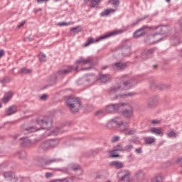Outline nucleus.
<instances>
[{
	"mask_svg": "<svg viewBox=\"0 0 182 182\" xmlns=\"http://www.w3.org/2000/svg\"><path fill=\"white\" fill-rule=\"evenodd\" d=\"M127 75H122L120 82L109 89L110 95L117 93L119 90H129L136 85V80L134 79L127 80Z\"/></svg>",
	"mask_w": 182,
	"mask_h": 182,
	"instance_id": "obj_1",
	"label": "nucleus"
},
{
	"mask_svg": "<svg viewBox=\"0 0 182 182\" xmlns=\"http://www.w3.org/2000/svg\"><path fill=\"white\" fill-rule=\"evenodd\" d=\"M36 123V125L28 127L24 129V131L28 132V133H33V132H38L41 129H50L52 126V118L49 117L38 118Z\"/></svg>",
	"mask_w": 182,
	"mask_h": 182,
	"instance_id": "obj_2",
	"label": "nucleus"
},
{
	"mask_svg": "<svg viewBox=\"0 0 182 182\" xmlns=\"http://www.w3.org/2000/svg\"><path fill=\"white\" fill-rule=\"evenodd\" d=\"M159 28L160 29L161 32L148 36L145 39L146 43H148V45H151V43L161 42V41H163V38H161L160 36H161V35H164V33L166 32V27L156 26L154 29L156 30Z\"/></svg>",
	"mask_w": 182,
	"mask_h": 182,
	"instance_id": "obj_3",
	"label": "nucleus"
},
{
	"mask_svg": "<svg viewBox=\"0 0 182 182\" xmlns=\"http://www.w3.org/2000/svg\"><path fill=\"white\" fill-rule=\"evenodd\" d=\"M114 124H117V129L119 132H123V133H125L126 130H127V127H129V122H123V119H122L120 117L110 119L107 122V126L110 128Z\"/></svg>",
	"mask_w": 182,
	"mask_h": 182,
	"instance_id": "obj_4",
	"label": "nucleus"
},
{
	"mask_svg": "<svg viewBox=\"0 0 182 182\" xmlns=\"http://www.w3.org/2000/svg\"><path fill=\"white\" fill-rule=\"evenodd\" d=\"M67 106L72 113H77L80 109V99L76 97H68L66 101Z\"/></svg>",
	"mask_w": 182,
	"mask_h": 182,
	"instance_id": "obj_5",
	"label": "nucleus"
},
{
	"mask_svg": "<svg viewBox=\"0 0 182 182\" xmlns=\"http://www.w3.org/2000/svg\"><path fill=\"white\" fill-rule=\"evenodd\" d=\"M119 33H123V31L122 30H114V31H112L108 34L97 37L95 41H93V38H88L87 41H86L85 43L83 44V46H89L90 43L100 42V41H103V39H107V38H110V36H113L114 35H119Z\"/></svg>",
	"mask_w": 182,
	"mask_h": 182,
	"instance_id": "obj_6",
	"label": "nucleus"
},
{
	"mask_svg": "<svg viewBox=\"0 0 182 182\" xmlns=\"http://www.w3.org/2000/svg\"><path fill=\"white\" fill-rule=\"evenodd\" d=\"M127 105V104L126 103L109 105L105 107V112H107V113H115L120 107H126Z\"/></svg>",
	"mask_w": 182,
	"mask_h": 182,
	"instance_id": "obj_7",
	"label": "nucleus"
},
{
	"mask_svg": "<svg viewBox=\"0 0 182 182\" xmlns=\"http://www.w3.org/2000/svg\"><path fill=\"white\" fill-rule=\"evenodd\" d=\"M40 163L38 164V166H49V164H52V163H60V161H63V159H48L45 161L43 158L39 159Z\"/></svg>",
	"mask_w": 182,
	"mask_h": 182,
	"instance_id": "obj_8",
	"label": "nucleus"
},
{
	"mask_svg": "<svg viewBox=\"0 0 182 182\" xmlns=\"http://www.w3.org/2000/svg\"><path fill=\"white\" fill-rule=\"evenodd\" d=\"M73 70V67L72 66H68L67 69H60L55 74L58 77V79H63L65 76H67V75H69L70 72Z\"/></svg>",
	"mask_w": 182,
	"mask_h": 182,
	"instance_id": "obj_9",
	"label": "nucleus"
},
{
	"mask_svg": "<svg viewBox=\"0 0 182 182\" xmlns=\"http://www.w3.org/2000/svg\"><path fill=\"white\" fill-rule=\"evenodd\" d=\"M77 65H96V63H95V58L93 57H88L87 58H80L79 60H76Z\"/></svg>",
	"mask_w": 182,
	"mask_h": 182,
	"instance_id": "obj_10",
	"label": "nucleus"
},
{
	"mask_svg": "<svg viewBox=\"0 0 182 182\" xmlns=\"http://www.w3.org/2000/svg\"><path fill=\"white\" fill-rule=\"evenodd\" d=\"M159 98L157 96L149 97L147 101V107L149 109H154L159 105Z\"/></svg>",
	"mask_w": 182,
	"mask_h": 182,
	"instance_id": "obj_11",
	"label": "nucleus"
},
{
	"mask_svg": "<svg viewBox=\"0 0 182 182\" xmlns=\"http://www.w3.org/2000/svg\"><path fill=\"white\" fill-rule=\"evenodd\" d=\"M68 170L70 171H74L77 176H82L83 171H82V167L78 164H70L68 166Z\"/></svg>",
	"mask_w": 182,
	"mask_h": 182,
	"instance_id": "obj_12",
	"label": "nucleus"
},
{
	"mask_svg": "<svg viewBox=\"0 0 182 182\" xmlns=\"http://www.w3.org/2000/svg\"><path fill=\"white\" fill-rule=\"evenodd\" d=\"M119 177L121 178V181H129V178H130V172L129 171H119L118 172Z\"/></svg>",
	"mask_w": 182,
	"mask_h": 182,
	"instance_id": "obj_13",
	"label": "nucleus"
},
{
	"mask_svg": "<svg viewBox=\"0 0 182 182\" xmlns=\"http://www.w3.org/2000/svg\"><path fill=\"white\" fill-rule=\"evenodd\" d=\"M153 53H154V49L151 48L144 51L141 54V58L144 59V60H147V59L153 58Z\"/></svg>",
	"mask_w": 182,
	"mask_h": 182,
	"instance_id": "obj_14",
	"label": "nucleus"
},
{
	"mask_svg": "<svg viewBox=\"0 0 182 182\" xmlns=\"http://www.w3.org/2000/svg\"><path fill=\"white\" fill-rule=\"evenodd\" d=\"M16 112H18V107L16 105H11L6 109V116H12V114H15Z\"/></svg>",
	"mask_w": 182,
	"mask_h": 182,
	"instance_id": "obj_15",
	"label": "nucleus"
},
{
	"mask_svg": "<svg viewBox=\"0 0 182 182\" xmlns=\"http://www.w3.org/2000/svg\"><path fill=\"white\" fill-rule=\"evenodd\" d=\"M96 79L95 78L94 75H89L86 77L81 80V82H85V85H87L88 86H92L93 83H95V81Z\"/></svg>",
	"mask_w": 182,
	"mask_h": 182,
	"instance_id": "obj_16",
	"label": "nucleus"
},
{
	"mask_svg": "<svg viewBox=\"0 0 182 182\" xmlns=\"http://www.w3.org/2000/svg\"><path fill=\"white\" fill-rule=\"evenodd\" d=\"M20 144L21 147H31L32 141L28 137H22L20 139Z\"/></svg>",
	"mask_w": 182,
	"mask_h": 182,
	"instance_id": "obj_17",
	"label": "nucleus"
},
{
	"mask_svg": "<svg viewBox=\"0 0 182 182\" xmlns=\"http://www.w3.org/2000/svg\"><path fill=\"white\" fill-rule=\"evenodd\" d=\"M146 29H147V26H144L142 28L136 31L134 33V38H140V36H143V35H146Z\"/></svg>",
	"mask_w": 182,
	"mask_h": 182,
	"instance_id": "obj_18",
	"label": "nucleus"
},
{
	"mask_svg": "<svg viewBox=\"0 0 182 182\" xmlns=\"http://www.w3.org/2000/svg\"><path fill=\"white\" fill-rule=\"evenodd\" d=\"M4 177L7 181H16V179H15V174L12 172H4Z\"/></svg>",
	"mask_w": 182,
	"mask_h": 182,
	"instance_id": "obj_19",
	"label": "nucleus"
},
{
	"mask_svg": "<svg viewBox=\"0 0 182 182\" xmlns=\"http://www.w3.org/2000/svg\"><path fill=\"white\" fill-rule=\"evenodd\" d=\"M100 1L102 0H85L84 4L90 5V6H92V8H96V6L100 4Z\"/></svg>",
	"mask_w": 182,
	"mask_h": 182,
	"instance_id": "obj_20",
	"label": "nucleus"
},
{
	"mask_svg": "<svg viewBox=\"0 0 182 182\" xmlns=\"http://www.w3.org/2000/svg\"><path fill=\"white\" fill-rule=\"evenodd\" d=\"M122 114L128 119L130 118L132 114H133V107H132V105H129L128 108H125V109L122 112Z\"/></svg>",
	"mask_w": 182,
	"mask_h": 182,
	"instance_id": "obj_21",
	"label": "nucleus"
},
{
	"mask_svg": "<svg viewBox=\"0 0 182 182\" xmlns=\"http://www.w3.org/2000/svg\"><path fill=\"white\" fill-rule=\"evenodd\" d=\"M99 82L100 83H106L110 80V75L107 74H101L98 78Z\"/></svg>",
	"mask_w": 182,
	"mask_h": 182,
	"instance_id": "obj_22",
	"label": "nucleus"
},
{
	"mask_svg": "<svg viewBox=\"0 0 182 182\" xmlns=\"http://www.w3.org/2000/svg\"><path fill=\"white\" fill-rule=\"evenodd\" d=\"M112 68L115 70H122V69H124L126 68V63H115L112 64Z\"/></svg>",
	"mask_w": 182,
	"mask_h": 182,
	"instance_id": "obj_23",
	"label": "nucleus"
},
{
	"mask_svg": "<svg viewBox=\"0 0 182 182\" xmlns=\"http://www.w3.org/2000/svg\"><path fill=\"white\" fill-rule=\"evenodd\" d=\"M134 95H136L135 92H128L125 94L117 95H115L114 97H112V100H116V99H122V97H124V96L133 97V96Z\"/></svg>",
	"mask_w": 182,
	"mask_h": 182,
	"instance_id": "obj_24",
	"label": "nucleus"
},
{
	"mask_svg": "<svg viewBox=\"0 0 182 182\" xmlns=\"http://www.w3.org/2000/svg\"><path fill=\"white\" fill-rule=\"evenodd\" d=\"M180 37L178 35L176 34L171 37V43L173 46H176L180 43Z\"/></svg>",
	"mask_w": 182,
	"mask_h": 182,
	"instance_id": "obj_25",
	"label": "nucleus"
},
{
	"mask_svg": "<svg viewBox=\"0 0 182 182\" xmlns=\"http://www.w3.org/2000/svg\"><path fill=\"white\" fill-rule=\"evenodd\" d=\"M149 132L156 136H161L163 134V132H161L160 128L152 127L149 129Z\"/></svg>",
	"mask_w": 182,
	"mask_h": 182,
	"instance_id": "obj_26",
	"label": "nucleus"
},
{
	"mask_svg": "<svg viewBox=\"0 0 182 182\" xmlns=\"http://www.w3.org/2000/svg\"><path fill=\"white\" fill-rule=\"evenodd\" d=\"M16 157H18L22 160L28 157V154H26V151H19L16 153Z\"/></svg>",
	"mask_w": 182,
	"mask_h": 182,
	"instance_id": "obj_27",
	"label": "nucleus"
},
{
	"mask_svg": "<svg viewBox=\"0 0 182 182\" xmlns=\"http://www.w3.org/2000/svg\"><path fill=\"white\" fill-rule=\"evenodd\" d=\"M48 141L50 149H53V147H56L59 144V140L58 139H48Z\"/></svg>",
	"mask_w": 182,
	"mask_h": 182,
	"instance_id": "obj_28",
	"label": "nucleus"
},
{
	"mask_svg": "<svg viewBox=\"0 0 182 182\" xmlns=\"http://www.w3.org/2000/svg\"><path fill=\"white\" fill-rule=\"evenodd\" d=\"M110 165L114 166L115 168H123V167H124V164L118 161H112Z\"/></svg>",
	"mask_w": 182,
	"mask_h": 182,
	"instance_id": "obj_29",
	"label": "nucleus"
},
{
	"mask_svg": "<svg viewBox=\"0 0 182 182\" xmlns=\"http://www.w3.org/2000/svg\"><path fill=\"white\" fill-rule=\"evenodd\" d=\"M12 96H13L12 92H6L2 100L3 102L8 103V102H9L11 99H12Z\"/></svg>",
	"mask_w": 182,
	"mask_h": 182,
	"instance_id": "obj_30",
	"label": "nucleus"
},
{
	"mask_svg": "<svg viewBox=\"0 0 182 182\" xmlns=\"http://www.w3.org/2000/svg\"><path fill=\"white\" fill-rule=\"evenodd\" d=\"M144 141L146 144H153L156 141V138L154 136H146L144 138Z\"/></svg>",
	"mask_w": 182,
	"mask_h": 182,
	"instance_id": "obj_31",
	"label": "nucleus"
},
{
	"mask_svg": "<svg viewBox=\"0 0 182 182\" xmlns=\"http://www.w3.org/2000/svg\"><path fill=\"white\" fill-rule=\"evenodd\" d=\"M132 50V48L130 46H124L122 48V55L123 56H129L130 51Z\"/></svg>",
	"mask_w": 182,
	"mask_h": 182,
	"instance_id": "obj_32",
	"label": "nucleus"
},
{
	"mask_svg": "<svg viewBox=\"0 0 182 182\" xmlns=\"http://www.w3.org/2000/svg\"><path fill=\"white\" fill-rule=\"evenodd\" d=\"M79 32H82L80 26L73 27L70 30V35H76V33H79Z\"/></svg>",
	"mask_w": 182,
	"mask_h": 182,
	"instance_id": "obj_33",
	"label": "nucleus"
},
{
	"mask_svg": "<svg viewBox=\"0 0 182 182\" xmlns=\"http://www.w3.org/2000/svg\"><path fill=\"white\" fill-rule=\"evenodd\" d=\"M115 9H109L100 13V16H107L109 14H114Z\"/></svg>",
	"mask_w": 182,
	"mask_h": 182,
	"instance_id": "obj_34",
	"label": "nucleus"
},
{
	"mask_svg": "<svg viewBox=\"0 0 182 182\" xmlns=\"http://www.w3.org/2000/svg\"><path fill=\"white\" fill-rule=\"evenodd\" d=\"M40 149H41V150H43L44 151L45 150H48V149H50L48 141H43L40 145Z\"/></svg>",
	"mask_w": 182,
	"mask_h": 182,
	"instance_id": "obj_35",
	"label": "nucleus"
},
{
	"mask_svg": "<svg viewBox=\"0 0 182 182\" xmlns=\"http://www.w3.org/2000/svg\"><path fill=\"white\" fill-rule=\"evenodd\" d=\"M19 73H22L23 75H31V73H32V70L28 69L26 68H21L20 69Z\"/></svg>",
	"mask_w": 182,
	"mask_h": 182,
	"instance_id": "obj_36",
	"label": "nucleus"
},
{
	"mask_svg": "<svg viewBox=\"0 0 182 182\" xmlns=\"http://www.w3.org/2000/svg\"><path fill=\"white\" fill-rule=\"evenodd\" d=\"M135 177L137 178V180H141L143 177H144V172L143 170H139L136 172Z\"/></svg>",
	"mask_w": 182,
	"mask_h": 182,
	"instance_id": "obj_37",
	"label": "nucleus"
},
{
	"mask_svg": "<svg viewBox=\"0 0 182 182\" xmlns=\"http://www.w3.org/2000/svg\"><path fill=\"white\" fill-rule=\"evenodd\" d=\"M109 4L112 5V8L116 9L120 5V1L119 0H109Z\"/></svg>",
	"mask_w": 182,
	"mask_h": 182,
	"instance_id": "obj_38",
	"label": "nucleus"
},
{
	"mask_svg": "<svg viewBox=\"0 0 182 182\" xmlns=\"http://www.w3.org/2000/svg\"><path fill=\"white\" fill-rule=\"evenodd\" d=\"M60 80V78H59V77H58V75L56 73L53 74L50 77V82H51L53 83V85L56 83V80Z\"/></svg>",
	"mask_w": 182,
	"mask_h": 182,
	"instance_id": "obj_39",
	"label": "nucleus"
},
{
	"mask_svg": "<svg viewBox=\"0 0 182 182\" xmlns=\"http://www.w3.org/2000/svg\"><path fill=\"white\" fill-rule=\"evenodd\" d=\"M125 134H128V136H132L136 133V129H126L125 132H124Z\"/></svg>",
	"mask_w": 182,
	"mask_h": 182,
	"instance_id": "obj_40",
	"label": "nucleus"
},
{
	"mask_svg": "<svg viewBox=\"0 0 182 182\" xmlns=\"http://www.w3.org/2000/svg\"><path fill=\"white\" fill-rule=\"evenodd\" d=\"M75 23L73 21H69V22H60L58 23V26H69V25H73Z\"/></svg>",
	"mask_w": 182,
	"mask_h": 182,
	"instance_id": "obj_41",
	"label": "nucleus"
},
{
	"mask_svg": "<svg viewBox=\"0 0 182 182\" xmlns=\"http://www.w3.org/2000/svg\"><path fill=\"white\" fill-rule=\"evenodd\" d=\"M123 146L122 144H118L113 148V151H123Z\"/></svg>",
	"mask_w": 182,
	"mask_h": 182,
	"instance_id": "obj_42",
	"label": "nucleus"
},
{
	"mask_svg": "<svg viewBox=\"0 0 182 182\" xmlns=\"http://www.w3.org/2000/svg\"><path fill=\"white\" fill-rule=\"evenodd\" d=\"M54 134H60V133H63V127H60L55 129L53 131Z\"/></svg>",
	"mask_w": 182,
	"mask_h": 182,
	"instance_id": "obj_43",
	"label": "nucleus"
},
{
	"mask_svg": "<svg viewBox=\"0 0 182 182\" xmlns=\"http://www.w3.org/2000/svg\"><path fill=\"white\" fill-rule=\"evenodd\" d=\"M170 87L169 85L167 84H161L159 85L158 89H160V90H164L166 89H168Z\"/></svg>",
	"mask_w": 182,
	"mask_h": 182,
	"instance_id": "obj_44",
	"label": "nucleus"
},
{
	"mask_svg": "<svg viewBox=\"0 0 182 182\" xmlns=\"http://www.w3.org/2000/svg\"><path fill=\"white\" fill-rule=\"evenodd\" d=\"M38 58H39L40 62H45V60H46V55H45V54L43 53H40L38 55Z\"/></svg>",
	"mask_w": 182,
	"mask_h": 182,
	"instance_id": "obj_45",
	"label": "nucleus"
},
{
	"mask_svg": "<svg viewBox=\"0 0 182 182\" xmlns=\"http://www.w3.org/2000/svg\"><path fill=\"white\" fill-rule=\"evenodd\" d=\"M168 137H176L177 136V134L174 131H168L167 133Z\"/></svg>",
	"mask_w": 182,
	"mask_h": 182,
	"instance_id": "obj_46",
	"label": "nucleus"
},
{
	"mask_svg": "<svg viewBox=\"0 0 182 182\" xmlns=\"http://www.w3.org/2000/svg\"><path fill=\"white\" fill-rule=\"evenodd\" d=\"M154 182H163V176L161 175L157 176L156 177H155V178L154 179Z\"/></svg>",
	"mask_w": 182,
	"mask_h": 182,
	"instance_id": "obj_47",
	"label": "nucleus"
},
{
	"mask_svg": "<svg viewBox=\"0 0 182 182\" xmlns=\"http://www.w3.org/2000/svg\"><path fill=\"white\" fill-rule=\"evenodd\" d=\"M150 89H151V90H154V89H159V85L156 84L154 82H152L150 84Z\"/></svg>",
	"mask_w": 182,
	"mask_h": 182,
	"instance_id": "obj_48",
	"label": "nucleus"
},
{
	"mask_svg": "<svg viewBox=\"0 0 182 182\" xmlns=\"http://www.w3.org/2000/svg\"><path fill=\"white\" fill-rule=\"evenodd\" d=\"M133 149V146L132 145H127L124 148V150L125 151H127L128 153L132 151Z\"/></svg>",
	"mask_w": 182,
	"mask_h": 182,
	"instance_id": "obj_49",
	"label": "nucleus"
},
{
	"mask_svg": "<svg viewBox=\"0 0 182 182\" xmlns=\"http://www.w3.org/2000/svg\"><path fill=\"white\" fill-rule=\"evenodd\" d=\"M10 82H11V80L8 77L1 80V83L3 85H5V83H9Z\"/></svg>",
	"mask_w": 182,
	"mask_h": 182,
	"instance_id": "obj_50",
	"label": "nucleus"
},
{
	"mask_svg": "<svg viewBox=\"0 0 182 182\" xmlns=\"http://www.w3.org/2000/svg\"><path fill=\"white\" fill-rule=\"evenodd\" d=\"M53 173L47 172L46 173L45 177L46 178H50V177H53Z\"/></svg>",
	"mask_w": 182,
	"mask_h": 182,
	"instance_id": "obj_51",
	"label": "nucleus"
},
{
	"mask_svg": "<svg viewBox=\"0 0 182 182\" xmlns=\"http://www.w3.org/2000/svg\"><path fill=\"white\" fill-rule=\"evenodd\" d=\"M178 164H179L180 167L182 168V158H179L177 160Z\"/></svg>",
	"mask_w": 182,
	"mask_h": 182,
	"instance_id": "obj_52",
	"label": "nucleus"
},
{
	"mask_svg": "<svg viewBox=\"0 0 182 182\" xmlns=\"http://www.w3.org/2000/svg\"><path fill=\"white\" fill-rule=\"evenodd\" d=\"M144 18H139V19L136 21V22L132 23V26H135V25H137V23H139V22H140V21H144Z\"/></svg>",
	"mask_w": 182,
	"mask_h": 182,
	"instance_id": "obj_53",
	"label": "nucleus"
},
{
	"mask_svg": "<svg viewBox=\"0 0 182 182\" xmlns=\"http://www.w3.org/2000/svg\"><path fill=\"white\" fill-rule=\"evenodd\" d=\"M119 140V136H113L112 139V142L114 143Z\"/></svg>",
	"mask_w": 182,
	"mask_h": 182,
	"instance_id": "obj_54",
	"label": "nucleus"
},
{
	"mask_svg": "<svg viewBox=\"0 0 182 182\" xmlns=\"http://www.w3.org/2000/svg\"><path fill=\"white\" fill-rule=\"evenodd\" d=\"M48 97V95L46 94H43L41 97V100H46V98Z\"/></svg>",
	"mask_w": 182,
	"mask_h": 182,
	"instance_id": "obj_55",
	"label": "nucleus"
},
{
	"mask_svg": "<svg viewBox=\"0 0 182 182\" xmlns=\"http://www.w3.org/2000/svg\"><path fill=\"white\" fill-rule=\"evenodd\" d=\"M151 123H152V124H159V123H160L159 120H151Z\"/></svg>",
	"mask_w": 182,
	"mask_h": 182,
	"instance_id": "obj_56",
	"label": "nucleus"
},
{
	"mask_svg": "<svg viewBox=\"0 0 182 182\" xmlns=\"http://www.w3.org/2000/svg\"><path fill=\"white\" fill-rule=\"evenodd\" d=\"M135 153H136V154H140V153H141V148H137L135 150Z\"/></svg>",
	"mask_w": 182,
	"mask_h": 182,
	"instance_id": "obj_57",
	"label": "nucleus"
},
{
	"mask_svg": "<svg viewBox=\"0 0 182 182\" xmlns=\"http://www.w3.org/2000/svg\"><path fill=\"white\" fill-rule=\"evenodd\" d=\"M25 25V21L20 23L18 26L17 28L19 29L20 28H22Z\"/></svg>",
	"mask_w": 182,
	"mask_h": 182,
	"instance_id": "obj_58",
	"label": "nucleus"
},
{
	"mask_svg": "<svg viewBox=\"0 0 182 182\" xmlns=\"http://www.w3.org/2000/svg\"><path fill=\"white\" fill-rule=\"evenodd\" d=\"M95 114H96L97 116H99V114H103V109L98 110V111L95 113Z\"/></svg>",
	"mask_w": 182,
	"mask_h": 182,
	"instance_id": "obj_59",
	"label": "nucleus"
},
{
	"mask_svg": "<svg viewBox=\"0 0 182 182\" xmlns=\"http://www.w3.org/2000/svg\"><path fill=\"white\" fill-rule=\"evenodd\" d=\"M49 0H37L38 4H43V2L46 3Z\"/></svg>",
	"mask_w": 182,
	"mask_h": 182,
	"instance_id": "obj_60",
	"label": "nucleus"
},
{
	"mask_svg": "<svg viewBox=\"0 0 182 182\" xmlns=\"http://www.w3.org/2000/svg\"><path fill=\"white\" fill-rule=\"evenodd\" d=\"M4 55H5V51H4V50H0V59Z\"/></svg>",
	"mask_w": 182,
	"mask_h": 182,
	"instance_id": "obj_61",
	"label": "nucleus"
},
{
	"mask_svg": "<svg viewBox=\"0 0 182 182\" xmlns=\"http://www.w3.org/2000/svg\"><path fill=\"white\" fill-rule=\"evenodd\" d=\"M18 137H19V134H16V135L13 136L14 140H16V139H18Z\"/></svg>",
	"mask_w": 182,
	"mask_h": 182,
	"instance_id": "obj_62",
	"label": "nucleus"
},
{
	"mask_svg": "<svg viewBox=\"0 0 182 182\" xmlns=\"http://www.w3.org/2000/svg\"><path fill=\"white\" fill-rule=\"evenodd\" d=\"M111 157H119V155L114 154V153L111 154Z\"/></svg>",
	"mask_w": 182,
	"mask_h": 182,
	"instance_id": "obj_63",
	"label": "nucleus"
},
{
	"mask_svg": "<svg viewBox=\"0 0 182 182\" xmlns=\"http://www.w3.org/2000/svg\"><path fill=\"white\" fill-rule=\"evenodd\" d=\"M100 178H103L102 176H97L95 178V179L97 181V180H100Z\"/></svg>",
	"mask_w": 182,
	"mask_h": 182,
	"instance_id": "obj_64",
	"label": "nucleus"
}]
</instances>
